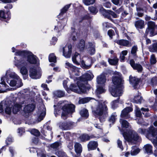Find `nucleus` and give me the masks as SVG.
Segmentation results:
<instances>
[{"instance_id":"9b49d317","label":"nucleus","mask_w":157,"mask_h":157,"mask_svg":"<svg viewBox=\"0 0 157 157\" xmlns=\"http://www.w3.org/2000/svg\"><path fill=\"white\" fill-rule=\"evenodd\" d=\"M148 27L146 29L145 35L146 36L148 34L150 36H153L156 34L157 32H155V29L157 26L155 25L154 22L149 21L147 23Z\"/></svg>"},{"instance_id":"f704fd0d","label":"nucleus","mask_w":157,"mask_h":157,"mask_svg":"<svg viewBox=\"0 0 157 157\" xmlns=\"http://www.w3.org/2000/svg\"><path fill=\"white\" fill-rule=\"evenodd\" d=\"M146 152L148 154H151L152 153V147L149 144H147L144 145V146Z\"/></svg>"},{"instance_id":"ddd939ff","label":"nucleus","mask_w":157,"mask_h":157,"mask_svg":"<svg viewBox=\"0 0 157 157\" xmlns=\"http://www.w3.org/2000/svg\"><path fill=\"white\" fill-rule=\"evenodd\" d=\"M41 69L38 67L32 68L29 71V76L33 79L39 78L41 77Z\"/></svg>"},{"instance_id":"c756f323","label":"nucleus","mask_w":157,"mask_h":157,"mask_svg":"<svg viewBox=\"0 0 157 157\" xmlns=\"http://www.w3.org/2000/svg\"><path fill=\"white\" fill-rule=\"evenodd\" d=\"M98 145V144L97 142L93 141H90L87 145L88 150L90 151L95 149Z\"/></svg>"},{"instance_id":"5701e85b","label":"nucleus","mask_w":157,"mask_h":157,"mask_svg":"<svg viewBox=\"0 0 157 157\" xmlns=\"http://www.w3.org/2000/svg\"><path fill=\"white\" fill-rule=\"evenodd\" d=\"M132 110V109L130 107L126 108L122 111L121 114V117L126 119L129 118V116L128 115V113Z\"/></svg>"},{"instance_id":"423d86ee","label":"nucleus","mask_w":157,"mask_h":157,"mask_svg":"<svg viewBox=\"0 0 157 157\" xmlns=\"http://www.w3.org/2000/svg\"><path fill=\"white\" fill-rule=\"evenodd\" d=\"M72 60L73 63L76 65H79L82 67L88 69L91 66V60L88 58L84 56L82 58L80 55L77 52H75L72 56Z\"/></svg>"},{"instance_id":"4468645a","label":"nucleus","mask_w":157,"mask_h":157,"mask_svg":"<svg viewBox=\"0 0 157 157\" xmlns=\"http://www.w3.org/2000/svg\"><path fill=\"white\" fill-rule=\"evenodd\" d=\"M17 101H9V105H10V109L13 113L15 114L17 113L21 109L22 107L21 105Z\"/></svg>"},{"instance_id":"7c9ffc66","label":"nucleus","mask_w":157,"mask_h":157,"mask_svg":"<svg viewBox=\"0 0 157 157\" xmlns=\"http://www.w3.org/2000/svg\"><path fill=\"white\" fill-rule=\"evenodd\" d=\"M117 43L119 44L125 46L129 47L131 45V43L124 40H121L117 41Z\"/></svg>"},{"instance_id":"de8ad7c7","label":"nucleus","mask_w":157,"mask_h":157,"mask_svg":"<svg viewBox=\"0 0 157 157\" xmlns=\"http://www.w3.org/2000/svg\"><path fill=\"white\" fill-rule=\"evenodd\" d=\"M116 117L117 115L116 113H113L109 119V122L113 123L117 119Z\"/></svg>"},{"instance_id":"864d4df0","label":"nucleus","mask_w":157,"mask_h":157,"mask_svg":"<svg viewBox=\"0 0 157 157\" xmlns=\"http://www.w3.org/2000/svg\"><path fill=\"white\" fill-rule=\"evenodd\" d=\"M141 110L142 111V113L145 115V116L146 117H148L150 115L149 114L147 113L146 112L145 113L143 112H148L149 111V109L148 108H142L141 109Z\"/></svg>"},{"instance_id":"a18cd8bd","label":"nucleus","mask_w":157,"mask_h":157,"mask_svg":"<svg viewBox=\"0 0 157 157\" xmlns=\"http://www.w3.org/2000/svg\"><path fill=\"white\" fill-rule=\"evenodd\" d=\"M38 156L40 157H46L45 151L44 150H38L36 151Z\"/></svg>"},{"instance_id":"ea45409f","label":"nucleus","mask_w":157,"mask_h":157,"mask_svg":"<svg viewBox=\"0 0 157 157\" xmlns=\"http://www.w3.org/2000/svg\"><path fill=\"white\" fill-rule=\"evenodd\" d=\"M72 31H73V32L71 34L70 39L75 41L77 39L78 36L77 33L75 31V29H72Z\"/></svg>"},{"instance_id":"58836bf2","label":"nucleus","mask_w":157,"mask_h":157,"mask_svg":"<svg viewBox=\"0 0 157 157\" xmlns=\"http://www.w3.org/2000/svg\"><path fill=\"white\" fill-rule=\"evenodd\" d=\"M142 100V98L140 96V94L139 93L137 96H135L134 97L132 101L137 103H140Z\"/></svg>"},{"instance_id":"338daca9","label":"nucleus","mask_w":157,"mask_h":157,"mask_svg":"<svg viewBox=\"0 0 157 157\" xmlns=\"http://www.w3.org/2000/svg\"><path fill=\"white\" fill-rule=\"evenodd\" d=\"M117 144L118 147H119L121 150H123V148L122 146L121 141L120 140H118L117 141Z\"/></svg>"},{"instance_id":"393cba45","label":"nucleus","mask_w":157,"mask_h":157,"mask_svg":"<svg viewBox=\"0 0 157 157\" xmlns=\"http://www.w3.org/2000/svg\"><path fill=\"white\" fill-rule=\"evenodd\" d=\"M72 124L71 122H60L59 124V126L60 128L63 130H66L69 129Z\"/></svg>"},{"instance_id":"09e8293b","label":"nucleus","mask_w":157,"mask_h":157,"mask_svg":"<svg viewBox=\"0 0 157 157\" xmlns=\"http://www.w3.org/2000/svg\"><path fill=\"white\" fill-rule=\"evenodd\" d=\"M118 59L117 58L114 59H109L108 61L109 63L111 65H115L118 62Z\"/></svg>"},{"instance_id":"cd10ccee","label":"nucleus","mask_w":157,"mask_h":157,"mask_svg":"<svg viewBox=\"0 0 157 157\" xmlns=\"http://www.w3.org/2000/svg\"><path fill=\"white\" fill-rule=\"evenodd\" d=\"M35 108V106L33 104H29L26 105L24 108L25 113H29L32 112Z\"/></svg>"},{"instance_id":"7ed1b4c3","label":"nucleus","mask_w":157,"mask_h":157,"mask_svg":"<svg viewBox=\"0 0 157 157\" xmlns=\"http://www.w3.org/2000/svg\"><path fill=\"white\" fill-rule=\"evenodd\" d=\"M95 105L92 107L93 112L95 116H100L99 119L101 122L105 120V116L108 113L106 101L95 100Z\"/></svg>"},{"instance_id":"2f4dec72","label":"nucleus","mask_w":157,"mask_h":157,"mask_svg":"<svg viewBox=\"0 0 157 157\" xmlns=\"http://www.w3.org/2000/svg\"><path fill=\"white\" fill-rule=\"evenodd\" d=\"M93 137V136H89L87 134H83L81 135L79 137L80 140L82 142L85 141L89 140Z\"/></svg>"},{"instance_id":"0eeeda50","label":"nucleus","mask_w":157,"mask_h":157,"mask_svg":"<svg viewBox=\"0 0 157 157\" xmlns=\"http://www.w3.org/2000/svg\"><path fill=\"white\" fill-rule=\"evenodd\" d=\"M125 140L128 142H132L133 141L140 142L141 138L138 136L137 134L132 129L127 132L121 131Z\"/></svg>"},{"instance_id":"bf43d9fd","label":"nucleus","mask_w":157,"mask_h":157,"mask_svg":"<svg viewBox=\"0 0 157 157\" xmlns=\"http://www.w3.org/2000/svg\"><path fill=\"white\" fill-rule=\"evenodd\" d=\"M137 50V46H133L132 48L131 51V53L132 54L134 55H136V52Z\"/></svg>"},{"instance_id":"6e6552de","label":"nucleus","mask_w":157,"mask_h":157,"mask_svg":"<svg viewBox=\"0 0 157 157\" xmlns=\"http://www.w3.org/2000/svg\"><path fill=\"white\" fill-rule=\"evenodd\" d=\"M105 81V78L104 75H101L98 76L97 78V82L98 84L96 90L97 94H100L105 91L103 87Z\"/></svg>"},{"instance_id":"052dcab7","label":"nucleus","mask_w":157,"mask_h":157,"mask_svg":"<svg viewBox=\"0 0 157 157\" xmlns=\"http://www.w3.org/2000/svg\"><path fill=\"white\" fill-rule=\"evenodd\" d=\"M150 62L151 64H154L156 62V60L155 56L152 55L151 56Z\"/></svg>"},{"instance_id":"f8f14e48","label":"nucleus","mask_w":157,"mask_h":157,"mask_svg":"<svg viewBox=\"0 0 157 157\" xmlns=\"http://www.w3.org/2000/svg\"><path fill=\"white\" fill-rule=\"evenodd\" d=\"M64 66L65 67L68 69L70 74H72L73 75H79V68L74 66L67 61L66 62Z\"/></svg>"},{"instance_id":"5fc2aeb1","label":"nucleus","mask_w":157,"mask_h":157,"mask_svg":"<svg viewBox=\"0 0 157 157\" xmlns=\"http://www.w3.org/2000/svg\"><path fill=\"white\" fill-rule=\"evenodd\" d=\"M118 101L116 100L112 101L111 103V107L112 108L114 109L117 108L118 106Z\"/></svg>"},{"instance_id":"4be33fe9","label":"nucleus","mask_w":157,"mask_h":157,"mask_svg":"<svg viewBox=\"0 0 157 157\" xmlns=\"http://www.w3.org/2000/svg\"><path fill=\"white\" fill-rule=\"evenodd\" d=\"M51 127L47 124H44L41 130V133L45 136H46L48 134H51V135L52 132H51Z\"/></svg>"},{"instance_id":"e2e57ef3","label":"nucleus","mask_w":157,"mask_h":157,"mask_svg":"<svg viewBox=\"0 0 157 157\" xmlns=\"http://www.w3.org/2000/svg\"><path fill=\"white\" fill-rule=\"evenodd\" d=\"M24 132V129L23 128H19L18 129L17 133L19 136H21Z\"/></svg>"},{"instance_id":"9d476101","label":"nucleus","mask_w":157,"mask_h":157,"mask_svg":"<svg viewBox=\"0 0 157 157\" xmlns=\"http://www.w3.org/2000/svg\"><path fill=\"white\" fill-rule=\"evenodd\" d=\"M69 90L78 94L85 93L86 91V88L85 85L82 84H71L70 86Z\"/></svg>"},{"instance_id":"37998d69","label":"nucleus","mask_w":157,"mask_h":157,"mask_svg":"<svg viewBox=\"0 0 157 157\" xmlns=\"http://www.w3.org/2000/svg\"><path fill=\"white\" fill-rule=\"evenodd\" d=\"M80 114L82 116L86 118L88 117L89 116L88 110L86 109H84L81 110L80 112Z\"/></svg>"},{"instance_id":"20e7f679","label":"nucleus","mask_w":157,"mask_h":157,"mask_svg":"<svg viewBox=\"0 0 157 157\" xmlns=\"http://www.w3.org/2000/svg\"><path fill=\"white\" fill-rule=\"evenodd\" d=\"M3 80L5 81L6 79V82L11 86H16L17 88L20 87L23 85L21 79L14 72H11L10 70L6 71Z\"/></svg>"},{"instance_id":"b1692460","label":"nucleus","mask_w":157,"mask_h":157,"mask_svg":"<svg viewBox=\"0 0 157 157\" xmlns=\"http://www.w3.org/2000/svg\"><path fill=\"white\" fill-rule=\"evenodd\" d=\"M130 64L134 69L137 70L138 72H141L142 71V66L140 64H135L133 59L130 60Z\"/></svg>"},{"instance_id":"f257e3e1","label":"nucleus","mask_w":157,"mask_h":157,"mask_svg":"<svg viewBox=\"0 0 157 157\" xmlns=\"http://www.w3.org/2000/svg\"><path fill=\"white\" fill-rule=\"evenodd\" d=\"M12 52H15V55L19 56L21 58L19 60H16L17 57H15L14 64L20 69V72L23 75H28L29 64L39 63L38 58L32 52L27 51H21L16 50L14 47L12 48Z\"/></svg>"},{"instance_id":"6ab92c4d","label":"nucleus","mask_w":157,"mask_h":157,"mask_svg":"<svg viewBox=\"0 0 157 157\" xmlns=\"http://www.w3.org/2000/svg\"><path fill=\"white\" fill-rule=\"evenodd\" d=\"M3 78V77H2L1 78V82L0 83V93L6 92L7 90H10V88L9 87V86L4 81Z\"/></svg>"},{"instance_id":"a19ab883","label":"nucleus","mask_w":157,"mask_h":157,"mask_svg":"<svg viewBox=\"0 0 157 157\" xmlns=\"http://www.w3.org/2000/svg\"><path fill=\"white\" fill-rule=\"evenodd\" d=\"M131 153L132 155H137L140 151V149L136 147H132V148Z\"/></svg>"},{"instance_id":"0e129e2a","label":"nucleus","mask_w":157,"mask_h":157,"mask_svg":"<svg viewBox=\"0 0 157 157\" xmlns=\"http://www.w3.org/2000/svg\"><path fill=\"white\" fill-rule=\"evenodd\" d=\"M13 141L12 138L11 137H8L6 140V143L7 144H9L11 143Z\"/></svg>"},{"instance_id":"412c9836","label":"nucleus","mask_w":157,"mask_h":157,"mask_svg":"<svg viewBox=\"0 0 157 157\" xmlns=\"http://www.w3.org/2000/svg\"><path fill=\"white\" fill-rule=\"evenodd\" d=\"M136 115L137 117L136 120L137 121V122L139 124H143V119L141 117V113L140 110V109L137 107H136Z\"/></svg>"},{"instance_id":"1a4fd4ad","label":"nucleus","mask_w":157,"mask_h":157,"mask_svg":"<svg viewBox=\"0 0 157 157\" xmlns=\"http://www.w3.org/2000/svg\"><path fill=\"white\" fill-rule=\"evenodd\" d=\"M64 104L62 108L61 117L63 119H66L68 114L74 112L75 106L73 104H69L66 103Z\"/></svg>"},{"instance_id":"4c0bfd02","label":"nucleus","mask_w":157,"mask_h":157,"mask_svg":"<svg viewBox=\"0 0 157 157\" xmlns=\"http://www.w3.org/2000/svg\"><path fill=\"white\" fill-rule=\"evenodd\" d=\"M77 47L80 51H83L85 47V41L83 40H81L78 44Z\"/></svg>"},{"instance_id":"aec40b11","label":"nucleus","mask_w":157,"mask_h":157,"mask_svg":"<svg viewBox=\"0 0 157 157\" xmlns=\"http://www.w3.org/2000/svg\"><path fill=\"white\" fill-rule=\"evenodd\" d=\"M86 48L87 50V53L90 55H92L95 53V46L92 43L89 42L86 45Z\"/></svg>"},{"instance_id":"f03ea898","label":"nucleus","mask_w":157,"mask_h":157,"mask_svg":"<svg viewBox=\"0 0 157 157\" xmlns=\"http://www.w3.org/2000/svg\"><path fill=\"white\" fill-rule=\"evenodd\" d=\"M112 81L114 86L109 89L112 95L114 97L120 96L123 93V80L121 74L117 72V74L113 76Z\"/></svg>"},{"instance_id":"79ce46f5","label":"nucleus","mask_w":157,"mask_h":157,"mask_svg":"<svg viewBox=\"0 0 157 157\" xmlns=\"http://www.w3.org/2000/svg\"><path fill=\"white\" fill-rule=\"evenodd\" d=\"M54 94L56 97L59 98H61L64 96L65 94L63 91L58 90L55 91L54 93Z\"/></svg>"},{"instance_id":"c03bdc74","label":"nucleus","mask_w":157,"mask_h":157,"mask_svg":"<svg viewBox=\"0 0 157 157\" xmlns=\"http://www.w3.org/2000/svg\"><path fill=\"white\" fill-rule=\"evenodd\" d=\"M48 58L49 61L50 62L56 63V57L53 53H52L49 55Z\"/></svg>"},{"instance_id":"c85d7f7f","label":"nucleus","mask_w":157,"mask_h":157,"mask_svg":"<svg viewBox=\"0 0 157 157\" xmlns=\"http://www.w3.org/2000/svg\"><path fill=\"white\" fill-rule=\"evenodd\" d=\"M135 26L138 30L143 29L145 26L144 22L141 20L136 21L135 23Z\"/></svg>"},{"instance_id":"69168bd1","label":"nucleus","mask_w":157,"mask_h":157,"mask_svg":"<svg viewBox=\"0 0 157 157\" xmlns=\"http://www.w3.org/2000/svg\"><path fill=\"white\" fill-rule=\"evenodd\" d=\"M60 144L59 142H56L51 145V147L53 148H56L59 147Z\"/></svg>"},{"instance_id":"680f3d73","label":"nucleus","mask_w":157,"mask_h":157,"mask_svg":"<svg viewBox=\"0 0 157 157\" xmlns=\"http://www.w3.org/2000/svg\"><path fill=\"white\" fill-rule=\"evenodd\" d=\"M67 82L66 80H64L63 81V85L64 87L66 89V90H67V92L68 93H70V90H69V88H68L67 87Z\"/></svg>"},{"instance_id":"72a5a7b5","label":"nucleus","mask_w":157,"mask_h":157,"mask_svg":"<svg viewBox=\"0 0 157 157\" xmlns=\"http://www.w3.org/2000/svg\"><path fill=\"white\" fill-rule=\"evenodd\" d=\"M129 80L130 83L134 87L138 83L139 81L138 78L131 76L129 77Z\"/></svg>"},{"instance_id":"39448f33","label":"nucleus","mask_w":157,"mask_h":157,"mask_svg":"<svg viewBox=\"0 0 157 157\" xmlns=\"http://www.w3.org/2000/svg\"><path fill=\"white\" fill-rule=\"evenodd\" d=\"M138 132L141 134L146 135L147 138L151 140L156 148L155 151L154 155L155 156H157V130H155L153 126H151L148 131L145 129L140 128Z\"/></svg>"},{"instance_id":"6e6d98bb","label":"nucleus","mask_w":157,"mask_h":157,"mask_svg":"<svg viewBox=\"0 0 157 157\" xmlns=\"http://www.w3.org/2000/svg\"><path fill=\"white\" fill-rule=\"evenodd\" d=\"M89 10L91 13L94 14L98 12L96 9L95 7L92 6L89 7Z\"/></svg>"},{"instance_id":"f3484780","label":"nucleus","mask_w":157,"mask_h":157,"mask_svg":"<svg viewBox=\"0 0 157 157\" xmlns=\"http://www.w3.org/2000/svg\"><path fill=\"white\" fill-rule=\"evenodd\" d=\"M72 49L71 44L66 45L62 48L63 55L66 58H68L71 57Z\"/></svg>"},{"instance_id":"49530a36","label":"nucleus","mask_w":157,"mask_h":157,"mask_svg":"<svg viewBox=\"0 0 157 157\" xmlns=\"http://www.w3.org/2000/svg\"><path fill=\"white\" fill-rule=\"evenodd\" d=\"M91 99L90 98H86L81 99L79 101V104H84L88 102Z\"/></svg>"},{"instance_id":"473e14b6","label":"nucleus","mask_w":157,"mask_h":157,"mask_svg":"<svg viewBox=\"0 0 157 157\" xmlns=\"http://www.w3.org/2000/svg\"><path fill=\"white\" fill-rule=\"evenodd\" d=\"M10 18V16L9 13H5L3 11H0V19H7V20H9Z\"/></svg>"},{"instance_id":"13d9d810","label":"nucleus","mask_w":157,"mask_h":157,"mask_svg":"<svg viewBox=\"0 0 157 157\" xmlns=\"http://www.w3.org/2000/svg\"><path fill=\"white\" fill-rule=\"evenodd\" d=\"M71 6V4H68L65 6L61 10V13H63L67 11L68 8L70 7Z\"/></svg>"},{"instance_id":"2eb2a0df","label":"nucleus","mask_w":157,"mask_h":157,"mask_svg":"<svg viewBox=\"0 0 157 157\" xmlns=\"http://www.w3.org/2000/svg\"><path fill=\"white\" fill-rule=\"evenodd\" d=\"M100 11L102 14L103 16L112 21V19L111 18V15L114 18H117V15L114 12L111 10H106L103 8H101L100 10Z\"/></svg>"},{"instance_id":"3c124183","label":"nucleus","mask_w":157,"mask_h":157,"mask_svg":"<svg viewBox=\"0 0 157 157\" xmlns=\"http://www.w3.org/2000/svg\"><path fill=\"white\" fill-rule=\"evenodd\" d=\"M150 51L152 52H157V43L153 44L150 48Z\"/></svg>"},{"instance_id":"a878e982","label":"nucleus","mask_w":157,"mask_h":157,"mask_svg":"<svg viewBox=\"0 0 157 157\" xmlns=\"http://www.w3.org/2000/svg\"><path fill=\"white\" fill-rule=\"evenodd\" d=\"M94 77V75L91 72L84 74L81 78V80L82 81H85L87 80H91Z\"/></svg>"},{"instance_id":"dca6fc26","label":"nucleus","mask_w":157,"mask_h":157,"mask_svg":"<svg viewBox=\"0 0 157 157\" xmlns=\"http://www.w3.org/2000/svg\"><path fill=\"white\" fill-rule=\"evenodd\" d=\"M10 105H9V101H2L0 103V113L3 112L4 109L5 113L10 114L11 113Z\"/></svg>"},{"instance_id":"c9c22d12","label":"nucleus","mask_w":157,"mask_h":157,"mask_svg":"<svg viewBox=\"0 0 157 157\" xmlns=\"http://www.w3.org/2000/svg\"><path fill=\"white\" fill-rule=\"evenodd\" d=\"M65 24H62L61 23H58L57 26H55L54 30L56 32H59L61 31L63 28Z\"/></svg>"},{"instance_id":"e433bc0d","label":"nucleus","mask_w":157,"mask_h":157,"mask_svg":"<svg viewBox=\"0 0 157 157\" xmlns=\"http://www.w3.org/2000/svg\"><path fill=\"white\" fill-rule=\"evenodd\" d=\"M120 122L121 124L122 127L125 128H130V126L129 123L126 120L120 119Z\"/></svg>"},{"instance_id":"774afa93","label":"nucleus","mask_w":157,"mask_h":157,"mask_svg":"<svg viewBox=\"0 0 157 157\" xmlns=\"http://www.w3.org/2000/svg\"><path fill=\"white\" fill-rule=\"evenodd\" d=\"M103 29L104 30H106L107 29L109 28V23L106 22H104L103 23Z\"/></svg>"},{"instance_id":"a211bd4d","label":"nucleus","mask_w":157,"mask_h":157,"mask_svg":"<svg viewBox=\"0 0 157 157\" xmlns=\"http://www.w3.org/2000/svg\"><path fill=\"white\" fill-rule=\"evenodd\" d=\"M46 115V109L44 106L42 105L41 107L39 109L37 113V122L42 120Z\"/></svg>"},{"instance_id":"4d7b16f0","label":"nucleus","mask_w":157,"mask_h":157,"mask_svg":"<svg viewBox=\"0 0 157 157\" xmlns=\"http://www.w3.org/2000/svg\"><path fill=\"white\" fill-rule=\"evenodd\" d=\"M32 134L35 136H38L40 135V132L37 129H33L31 130L30 132Z\"/></svg>"},{"instance_id":"8fccbe9b","label":"nucleus","mask_w":157,"mask_h":157,"mask_svg":"<svg viewBox=\"0 0 157 157\" xmlns=\"http://www.w3.org/2000/svg\"><path fill=\"white\" fill-rule=\"evenodd\" d=\"M56 155L59 157H67L65 153L62 151H59L56 152Z\"/></svg>"},{"instance_id":"bb28decb","label":"nucleus","mask_w":157,"mask_h":157,"mask_svg":"<svg viewBox=\"0 0 157 157\" xmlns=\"http://www.w3.org/2000/svg\"><path fill=\"white\" fill-rule=\"evenodd\" d=\"M75 150L77 155H81L82 150L81 144L78 142H75L74 145Z\"/></svg>"},{"instance_id":"603ef678","label":"nucleus","mask_w":157,"mask_h":157,"mask_svg":"<svg viewBox=\"0 0 157 157\" xmlns=\"http://www.w3.org/2000/svg\"><path fill=\"white\" fill-rule=\"evenodd\" d=\"M95 0H83V2L86 5H89L94 4Z\"/></svg>"}]
</instances>
